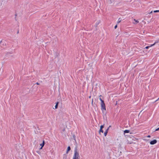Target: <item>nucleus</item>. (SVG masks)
Returning a JSON list of instances; mask_svg holds the SVG:
<instances>
[{
    "mask_svg": "<svg viewBox=\"0 0 159 159\" xmlns=\"http://www.w3.org/2000/svg\"><path fill=\"white\" fill-rule=\"evenodd\" d=\"M45 144V141L44 140H43V143L41 144H40V145L41 147H43L44 145Z\"/></svg>",
    "mask_w": 159,
    "mask_h": 159,
    "instance_id": "nucleus-5",
    "label": "nucleus"
},
{
    "mask_svg": "<svg viewBox=\"0 0 159 159\" xmlns=\"http://www.w3.org/2000/svg\"><path fill=\"white\" fill-rule=\"evenodd\" d=\"M39 154H40V152H37Z\"/></svg>",
    "mask_w": 159,
    "mask_h": 159,
    "instance_id": "nucleus-15",
    "label": "nucleus"
},
{
    "mask_svg": "<svg viewBox=\"0 0 159 159\" xmlns=\"http://www.w3.org/2000/svg\"><path fill=\"white\" fill-rule=\"evenodd\" d=\"M93 100H92V103L93 104Z\"/></svg>",
    "mask_w": 159,
    "mask_h": 159,
    "instance_id": "nucleus-22",
    "label": "nucleus"
},
{
    "mask_svg": "<svg viewBox=\"0 0 159 159\" xmlns=\"http://www.w3.org/2000/svg\"><path fill=\"white\" fill-rule=\"evenodd\" d=\"M129 130H125L124 131V132L125 133H129Z\"/></svg>",
    "mask_w": 159,
    "mask_h": 159,
    "instance_id": "nucleus-9",
    "label": "nucleus"
},
{
    "mask_svg": "<svg viewBox=\"0 0 159 159\" xmlns=\"http://www.w3.org/2000/svg\"><path fill=\"white\" fill-rule=\"evenodd\" d=\"M159 130V128H157V129H156V131H157V130Z\"/></svg>",
    "mask_w": 159,
    "mask_h": 159,
    "instance_id": "nucleus-17",
    "label": "nucleus"
},
{
    "mask_svg": "<svg viewBox=\"0 0 159 159\" xmlns=\"http://www.w3.org/2000/svg\"><path fill=\"white\" fill-rule=\"evenodd\" d=\"M58 102H57L56 103V105L55 106V109L57 108V107H58Z\"/></svg>",
    "mask_w": 159,
    "mask_h": 159,
    "instance_id": "nucleus-10",
    "label": "nucleus"
},
{
    "mask_svg": "<svg viewBox=\"0 0 159 159\" xmlns=\"http://www.w3.org/2000/svg\"><path fill=\"white\" fill-rule=\"evenodd\" d=\"M36 84L37 85H39V83H38V82H37V83H36Z\"/></svg>",
    "mask_w": 159,
    "mask_h": 159,
    "instance_id": "nucleus-19",
    "label": "nucleus"
},
{
    "mask_svg": "<svg viewBox=\"0 0 159 159\" xmlns=\"http://www.w3.org/2000/svg\"><path fill=\"white\" fill-rule=\"evenodd\" d=\"M108 130V128H107V129L105 131V132L104 133V135L105 136H106V135H107Z\"/></svg>",
    "mask_w": 159,
    "mask_h": 159,
    "instance_id": "nucleus-4",
    "label": "nucleus"
},
{
    "mask_svg": "<svg viewBox=\"0 0 159 159\" xmlns=\"http://www.w3.org/2000/svg\"><path fill=\"white\" fill-rule=\"evenodd\" d=\"M100 132H101L102 133H103V130L102 129H100L99 130V132L100 133Z\"/></svg>",
    "mask_w": 159,
    "mask_h": 159,
    "instance_id": "nucleus-11",
    "label": "nucleus"
},
{
    "mask_svg": "<svg viewBox=\"0 0 159 159\" xmlns=\"http://www.w3.org/2000/svg\"><path fill=\"white\" fill-rule=\"evenodd\" d=\"M70 146L68 147L67 148V150L66 152V153H68L69 151H70Z\"/></svg>",
    "mask_w": 159,
    "mask_h": 159,
    "instance_id": "nucleus-7",
    "label": "nucleus"
},
{
    "mask_svg": "<svg viewBox=\"0 0 159 159\" xmlns=\"http://www.w3.org/2000/svg\"><path fill=\"white\" fill-rule=\"evenodd\" d=\"M134 20L135 21V22H133L134 24H136L139 22V21L138 20H136L135 19H134Z\"/></svg>",
    "mask_w": 159,
    "mask_h": 159,
    "instance_id": "nucleus-6",
    "label": "nucleus"
},
{
    "mask_svg": "<svg viewBox=\"0 0 159 159\" xmlns=\"http://www.w3.org/2000/svg\"><path fill=\"white\" fill-rule=\"evenodd\" d=\"M157 142V141L156 139H154L150 142V144L151 145H153L156 143Z\"/></svg>",
    "mask_w": 159,
    "mask_h": 159,
    "instance_id": "nucleus-3",
    "label": "nucleus"
},
{
    "mask_svg": "<svg viewBox=\"0 0 159 159\" xmlns=\"http://www.w3.org/2000/svg\"><path fill=\"white\" fill-rule=\"evenodd\" d=\"M148 138H150L151 137V136L150 135H148L147 136Z\"/></svg>",
    "mask_w": 159,
    "mask_h": 159,
    "instance_id": "nucleus-16",
    "label": "nucleus"
},
{
    "mask_svg": "<svg viewBox=\"0 0 159 159\" xmlns=\"http://www.w3.org/2000/svg\"><path fill=\"white\" fill-rule=\"evenodd\" d=\"M72 159H80L79 152L77 148H75L74 150Z\"/></svg>",
    "mask_w": 159,
    "mask_h": 159,
    "instance_id": "nucleus-1",
    "label": "nucleus"
},
{
    "mask_svg": "<svg viewBox=\"0 0 159 159\" xmlns=\"http://www.w3.org/2000/svg\"><path fill=\"white\" fill-rule=\"evenodd\" d=\"M117 27V25H116L115 26L114 28L115 29H116Z\"/></svg>",
    "mask_w": 159,
    "mask_h": 159,
    "instance_id": "nucleus-14",
    "label": "nucleus"
},
{
    "mask_svg": "<svg viewBox=\"0 0 159 159\" xmlns=\"http://www.w3.org/2000/svg\"><path fill=\"white\" fill-rule=\"evenodd\" d=\"M154 12H159V10H155L153 11Z\"/></svg>",
    "mask_w": 159,
    "mask_h": 159,
    "instance_id": "nucleus-13",
    "label": "nucleus"
},
{
    "mask_svg": "<svg viewBox=\"0 0 159 159\" xmlns=\"http://www.w3.org/2000/svg\"><path fill=\"white\" fill-rule=\"evenodd\" d=\"M99 100L101 102V109L102 111V112L103 113H105L106 111L105 104L103 100H102L100 98H99Z\"/></svg>",
    "mask_w": 159,
    "mask_h": 159,
    "instance_id": "nucleus-2",
    "label": "nucleus"
},
{
    "mask_svg": "<svg viewBox=\"0 0 159 159\" xmlns=\"http://www.w3.org/2000/svg\"><path fill=\"white\" fill-rule=\"evenodd\" d=\"M152 11H151V12L150 13H152Z\"/></svg>",
    "mask_w": 159,
    "mask_h": 159,
    "instance_id": "nucleus-23",
    "label": "nucleus"
},
{
    "mask_svg": "<svg viewBox=\"0 0 159 159\" xmlns=\"http://www.w3.org/2000/svg\"><path fill=\"white\" fill-rule=\"evenodd\" d=\"M110 127H111V126L110 125L107 128H108V129H109V128Z\"/></svg>",
    "mask_w": 159,
    "mask_h": 159,
    "instance_id": "nucleus-20",
    "label": "nucleus"
},
{
    "mask_svg": "<svg viewBox=\"0 0 159 159\" xmlns=\"http://www.w3.org/2000/svg\"><path fill=\"white\" fill-rule=\"evenodd\" d=\"M43 147H41V148H39V149L40 150H41L42 149V148H43Z\"/></svg>",
    "mask_w": 159,
    "mask_h": 159,
    "instance_id": "nucleus-18",
    "label": "nucleus"
},
{
    "mask_svg": "<svg viewBox=\"0 0 159 159\" xmlns=\"http://www.w3.org/2000/svg\"><path fill=\"white\" fill-rule=\"evenodd\" d=\"M103 127H104V125H101L100 126V129H102V128H103Z\"/></svg>",
    "mask_w": 159,
    "mask_h": 159,
    "instance_id": "nucleus-12",
    "label": "nucleus"
},
{
    "mask_svg": "<svg viewBox=\"0 0 159 159\" xmlns=\"http://www.w3.org/2000/svg\"><path fill=\"white\" fill-rule=\"evenodd\" d=\"M1 42H2V41H0V44H1Z\"/></svg>",
    "mask_w": 159,
    "mask_h": 159,
    "instance_id": "nucleus-21",
    "label": "nucleus"
},
{
    "mask_svg": "<svg viewBox=\"0 0 159 159\" xmlns=\"http://www.w3.org/2000/svg\"><path fill=\"white\" fill-rule=\"evenodd\" d=\"M120 22V21H119L118 22V23H119Z\"/></svg>",
    "mask_w": 159,
    "mask_h": 159,
    "instance_id": "nucleus-24",
    "label": "nucleus"
},
{
    "mask_svg": "<svg viewBox=\"0 0 159 159\" xmlns=\"http://www.w3.org/2000/svg\"><path fill=\"white\" fill-rule=\"evenodd\" d=\"M155 44V43H154L153 44L150 45V46H147L145 48L146 49H148L150 47H151L152 46H153Z\"/></svg>",
    "mask_w": 159,
    "mask_h": 159,
    "instance_id": "nucleus-8",
    "label": "nucleus"
}]
</instances>
